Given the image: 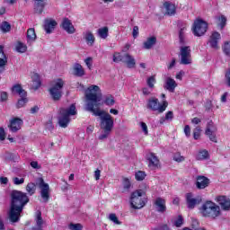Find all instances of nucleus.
I'll return each instance as SVG.
<instances>
[{
    "mask_svg": "<svg viewBox=\"0 0 230 230\" xmlns=\"http://www.w3.org/2000/svg\"><path fill=\"white\" fill-rule=\"evenodd\" d=\"M25 190L28 195H35V192L37 191V185L34 182H30L27 184Z\"/></svg>",
    "mask_w": 230,
    "mask_h": 230,
    "instance_id": "c85d7f7f",
    "label": "nucleus"
},
{
    "mask_svg": "<svg viewBox=\"0 0 230 230\" xmlns=\"http://www.w3.org/2000/svg\"><path fill=\"white\" fill-rule=\"evenodd\" d=\"M132 35H133L134 39H137V35H139V27H137V26L133 27Z\"/></svg>",
    "mask_w": 230,
    "mask_h": 230,
    "instance_id": "bf43d9fd",
    "label": "nucleus"
},
{
    "mask_svg": "<svg viewBox=\"0 0 230 230\" xmlns=\"http://www.w3.org/2000/svg\"><path fill=\"white\" fill-rule=\"evenodd\" d=\"M61 26L66 33L69 35H73L75 31H76V29H75V26H73V23L71 22V20L65 18L61 23Z\"/></svg>",
    "mask_w": 230,
    "mask_h": 230,
    "instance_id": "6ab92c4d",
    "label": "nucleus"
},
{
    "mask_svg": "<svg viewBox=\"0 0 230 230\" xmlns=\"http://www.w3.org/2000/svg\"><path fill=\"white\" fill-rule=\"evenodd\" d=\"M146 84H147L148 87H150V89H154L155 84V76L151 75V76L147 79Z\"/></svg>",
    "mask_w": 230,
    "mask_h": 230,
    "instance_id": "a18cd8bd",
    "label": "nucleus"
},
{
    "mask_svg": "<svg viewBox=\"0 0 230 230\" xmlns=\"http://www.w3.org/2000/svg\"><path fill=\"white\" fill-rule=\"evenodd\" d=\"M71 116H76V106L71 104L67 108H60L58 115V123L61 128H67L71 123Z\"/></svg>",
    "mask_w": 230,
    "mask_h": 230,
    "instance_id": "7ed1b4c3",
    "label": "nucleus"
},
{
    "mask_svg": "<svg viewBox=\"0 0 230 230\" xmlns=\"http://www.w3.org/2000/svg\"><path fill=\"white\" fill-rule=\"evenodd\" d=\"M0 100H1V102H6L8 100V93L2 92L0 93Z\"/></svg>",
    "mask_w": 230,
    "mask_h": 230,
    "instance_id": "13d9d810",
    "label": "nucleus"
},
{
    "mask_svg": "<svg viewBox=\"0 0 230 230\" xmlns=\"http://www.w3.org/2000/svg\"><path fill=\"white\" fill-rule=\"evenodd\" d=\"M27 49L28 47L22 42H18V44L16 45V51L18 53H26Z\"/></svg>",
    "mask_w": 230,
    "mask_h": 230,
    "instance_id": "c9c22d12",
    "label": "nucleus"
},
{
    "mask_svg": "<svg viewBox=\"0 0 230 230\" xmlns=\"http://www.w3.org/2000/svg\"><path fill=\"white\" fill-rule=\"evenodd\" d=\"M97 35L101 39H106L107 37H109V27H102L98 29Z\"/></svg>",
    "mask_w": 230,
    "mask_h": 230,
    "instance_id": "7c9ffc66",
    "label": "nucleus"
},
{
    "mask_svg": "<svg viewBox=\"0 0 230 230\" xmlns=\"http://www.w3.org/2000/svg\"><path fill=\"white\" fill-rule=\"evenodd\" d=\"M0 28H1L2 31L6 32V31H9L11 30L12 25H10L8 23V22H2Z\"/></svg>",
    "mask_w": 230,
    "mask_h": 230,
    "instance_id": "c03bdc74",
    "label": "nucleus"
},
{
    "mask_svg": "<svg viewBox=\"0 0 230 230\" xmlns=\"http://www.w3.org/2000/svg\"><path fill=\"white\" fill-rule=\"evenodd\" d=\"M100 176H101V171L99 169H97L94 172V177H95V181H100Z\"/></svg>",
    "mask_w": 230,
    "mask_h": 230,
    "instance_id": "774afa93",
    "label": "nucleus"
},
{
    "mask_svg": "<svg viewBox=\"0 0 230 230\" xmlns=\"http://www.w3.org/2000/svg\"><path fill=\"white\" fill-rule=\"evenodd\" d=\"M182 224H184V219L182 216H179L177 220L174 222L175 227H181Z\"/></svg>",
    "mask_w": 230,
    "mask_h": 230,
    "instance_id": "603ef678",
    "label": "nucleus"
},
{
    "mask_svg": "<svg viewBox=\"0 0 230 230\" xmlns=\"http://www.w3.org/2000/svg\"><path fill=\"white\" fill-rule=\"evenodd\" d=\"M180 64L188 66L191 64V49L190 46L181 47L180 49Z\"/></svg>",
    "mask_w": 230,
    "mask_h": 230,
    "instance_id": "1a4fd4ad",
    "label": "nucleus"
},
{
    "mask_svg": "<svg viewBox=\"0 0 230 230\" xmlns=\"http://www.w3.org/2000/svg\"><path fill=\"white\" fill-rule=\"evenodd\" d=\"M39 106H34L32 108H31V114H37V112H39Z\"/></svg>",
    "mask_w": 230,
    "mask_h": 230,
    "instance_id": "338daca9",
    "label": "nucleus"
},
{
    "mask_svg": "<svg viewBox=\"0 0 230 230\" xmlns=\"http://www.w3.org/2000/svg\"><path fill=\"white\" fill-rule=\"evenodd\" d=\"M56 26L57 22L55 20H45L44 22V30L46 33H52Z\"/></svg>",
    "mask_w": 230,
    "mask_h": 230,
    "instance_id": "b1692460",
    "label": "nucleus"
},
{
    "mask_svg": "<svg viewBox=\"0 0 230 230\" xmlns=\"http://www.w3.org/2000/svg\"><path fill=\"white\" fill-rule=\"evenodd\" d=\"M105 105H108V107H112L114 103H116V101L114 100V97L112 95L106 96L104 100Z\"/></svg>",
    "mask_w": 230,
    "mask_h": 230,
    "instance_id": "ea45409f",
    "label": "nucleus"
},
{
    "mask_svg": "<svg viewBox=\"0 0 230 230\" xmlns=\"http://www.w3.org/2000/svg\"><path fill=\"white\" fill-rule=\"evenodd\" d=\"M184 30H186L185 27L181 28L179 31L180 44H184Z\"/></svg>",
    "mask_w": 230,
    "mask_h": 230,
    "instance_id": "864d4df0",
    "label": "nucleus"
},
{
    "mask_svg": "<svg viewBox=\"0 0 230 230\" xmlns=\"http://www.w3.org/2000/svg\"><path fill=\"white\" fill-rule=\"evenodd\" d=\"M147 161L149 162L148 166L152 170H156L159 168V158L154 153H149L146 156Z\"/></svg>",
    "mask_w": 230,
    "mask_h": 230,
    "instance_id": "dca6fc26",
    "label": "nucleus"
},
{
    "mask_svg": "<svg viewBox=\"0 0 230 230\" xmlns=\"http://www.w3.org/2000/svg\"><path fill=\"white\" fill-rule=\"evenodd\" d=\"M154 205L155 206L156 211L158 213H165L166 211V199L158 197L155 199Z\"/></svg>",
    "mask_w": 230,
    "mask_h": 230,
    "instance_id": "2eb2a0df",
    "label": "nucleus"
},
{
    "mask_svg": "<svg viewBox=\"0 0 230 230\" xmlns=\"http://www.w3.org/2000/svg\"><path fill=\"white\" fill-rule=\"evenodd\" d=\"M22 125V119H21L19 118H14V119H11L10 125L8 127H9L11 132H17V131L21 130Z\"/></svg>",
    "mask_w": 230,
    "mask_h": 230,
    "instance_id": "aec40b11",
    "label": "nucleus"
},
{
    "mask_svg": "<svg viewBox=\"0 0 230 230\" xmlns=\"http://www.w3.org/2000/svg\"><path fill=\"white\" fill-rule=\"evenodd\" d=\"M44 6H46L44 2H38L34 7L35 13H42L44 12Z\"/></svg>",
    "mask_w": 230,
    "mask_h": 230,
    "instance_id": "72a5a7b5",
    "label": "nucleus"
},
{
    "mask_svg": "<svg viewBox=\"0 0 230 230\" xmlns=\"http://www.w3.org/2000/svg\"><path fill=\"white\" fill-rule=\"evenodd\" d=\"M36 224L38 227H42V224H44V220H42V213L40 212L37 213Z\"/></svg>",
    "mask_w": 230,
    "mask_h": 230,
    "instance_id": "37998d69",
    "label": "nucleus"
},
{
    "mask_svg": "<svg viewBox=\"0 0 230 230\" xmlns=\"http://www.w3.org/2000/svg\"><path fill=\"white\" fill-rule=\"evenodd\" d=\"M196 186L198 190H204L209 186V179L206 176H198Z\"/></svg>",
    "mask_w": 230,
    "mask_h": 230,
    "instance_id": "412c9836",
    "label": "nucleus"
},
{
    "mask_svg": "<svg viewBox=\"0 0 230 230\" xmlns=\"http://www.w3.org/2000/svg\"><path fill=\"white\" fill-rule=\"evenodd\" d=\"M184 133L187 137H190V136H191V128H190V126L188 125L185 126Z\"/></svg>",
    "mask_w": 230,
    "mask_h": 230,
    "instance_id": "680f3d73",
    "label": "nucleus"
},
{
    "mask_svg": "<svg viewBox=\"0 0 230 230\" xmlns=\"http://www.w3.org/2000/svg\"><path fill=\"white\" fill-rule=\"evenodd\" d=\"M215 132H217V128L213 126V121H209L208 123L205 134L206 136H208L210 141L213 143H217V135H215Z\"/></svg>",
    "mask_w": 230,
    "mask_h": 230,
    "instance_id": "f8f14e48",
    "label": "nucleus"
},
{
    "mask_svg": "<svg viewBox=\"0 0 230 230\" xmlns=\"http://www.w3.org/2000/svg\"><path fill=\"white\" fill-rule=\"evenodd\" d=\"M8 64V58L6 54H4V47L0 45V75L1 73H4V69H6V65Z\"/></svg>",
    "mask_w": 230,
    "mask_h": 230,
    "instance_id": "ddd939ff",
    "label": "nucleus"
},
{
    "mask_svg": "<svg viewBox=\"0 0 230 230\" xmlns=\"http://www.w3.org/2000/svg\"><path fill=\"white\" fill-rule=\"evenodd\" d=\"M84 40L89 46H93V44H94V35L89 31L84 33Z\"/></svg>",
    "mask_w": 230,
    "mask_h": 230,
    "instance_id": "cd10ccee",
    "label": "nucleus"
},
{
    "mask_svg": "<svg viewBox=\"0 0 230 230\" xmlns=\"http://www.w3.org/2000/svg\"><path fill=\"white\" fill-rule=\"evenodd\" d=\"M200 132H202V129H200V127H197L196 128H194L193 130V137L194 139H199V137H200Z\"/></svg>",
    "mask_w": 230,
    "mask_h": 230,
    "instance_id": "8fccbe9b",
    "label": "nucleus"
},
{
    "mask_svg": "<svg viewBox=\"0 0 230 230\" xmlns=\"http://www.w3.org/2000/svg\"><path fill=\"white\" fill-rule=\"evenodd\" d=\"M124 57H125V54L115 52L113 54V62H116V63L122 62L123 63Z\"/></svg>",
    "mask_w": 230,
    "mask_h": 230,
    "instance_id": "e433bc0d",
    "label": "nucleus"
},
{
    "mask_svg": "<svg viewBox=\"0 0 230 230\" xmlns=\"http://www.w3.org/2000/svg\"><path fill=\"white\" fill-rule=\"evenodd\" d=\"M20 98L21 99L18 100V102L16 103L17 109H22V107H24V105H26V103H28V98H26V96L20 97Z\"/></svg>",
    "mask_w": 230,
    "mask_h": 230,
    "instance_id": "4c0bfd02",
    "label": "nucleus"
},
{
    "mask_svg": "<svg viewBox=\"0 0 230 230\" xmlns=\"http://www.w3.org/2000/svg\"><path fill=\"white\" fill-rule=\"evenodd\" d=\"M146 177V174L143 171H138L137 172L135 173V178L137 181H143Z\"/></svg>",
    "mask_w": 230,
    "mask_h": 230,
    "instance_id": "49530a36",
    "label": "nucleus"
},
{
    "mask_svg": "<svg viewBox=\"0 0 230 230\" xmlns=\"http://www.w3.org/2000/svg\"><path fill=\"white\" fill-rule=\"evenodd\" d=\"M217 202L221 206L223 211H229L230 209V198L226 196H219L217 198Z\"/></svg>",
    "mask_w": 230,
    "mask_h": 230,
    "instance_id": "4468645a",
    "label": "nucleus"
},
{
    "mask_svg": "<svg viewBox=\"0 0 230 230\" xmlns=\"http://www.w3.org/2000/svg\"><path fill=\"white\" fill-rule=\"evenodd\" d=\"M13 93L19 94L20 97L28 96V93L22 89L21 84H14L12 88Z\"/></svg>",
    "mask_w": 230,
    "mask_h": 230,
    "instance_id": "bb28decb",
    "label": "nucleus"
},
{
    "mask_svg": "<svg viewBox=\"0 0 230 230\" xmlns=\"http://www.w3.org/2000/svg\"><path fill=\"white\" fill-rule=\"evenodd\" d=\"M32 82H33V88L35 90H37V89H39V87H40V76L39 75V74H33Z\"/></svg>",
    "mask_w": 230,
    "mask_h": 230,
    "instance_id": "473e14b6",
    "label": "nucleus"
},
{
    "mask_svg": "<svg viewBox=\"0 0 230 230\" xmlns=\"http://www.w3.org/2000/svg\"><path fill=\"white\" fill-rule=\"evenodd\" d=\"M37 40V33H35V29L30 28L27 30V43L33 44Z\"/></svg>",
    "mask_w": 230,
    "mask_h": 230,
    "instance_id": "a878e982",
    "label": "nucleus"
},
{
    "mask_svg": "<svg viewBox=\"0 0 230 230\" xmlns=\"http://www.w3.org/2000/svg\"><path fill=\"white\" fill-rule=\"evenodd\" d=\"M216 19L219 22V26L221 30H224V28H226V24L227 23V18H226V16L224 15H221L216 17Z\"/></svg>",
    "mask_w": 230,
    "mask_h": 230,
    "instance_id": "f704fd0d",
    "label": "nucleus"
},
{
    "mask_svg": "<svg viewBox=\"0 0 230 230\" xmlns=\"http://www.w3.org/2000/svg\"><path fill=\"white\" fill-rule=\"evenodd\" d=\"M140 125H141V128H142L144 134L146 136H147L148 135V127L146 126V123L141 122Z\"/></svg>",
    "mask_w": 230,
    "mask_h": 230,
    "instance_id": "052dcab7",
    "label": "nucleus"
},
{
    "mask_svg": "<svg viewBox=\"0 0 230 230\" xmlns=\"http://www.w3.org/2000/svg\"><path fill=\"white\" fill-rule=\"evenodd\" d=\"M186 202L187 208L189 209H195V206H199L200 202H202V199L200 197H193V193H187L186 194Z\"/></svg>",
    "mask_w": 230,
    "mask_h": 230,
    "instance_id": "9b49d317",
    "label": "nucleus"
},
{
    "mask_svg": "<svg viewBox=\"0 0 230 230\" xmlns=\"http://www.w3.org/2000/svg\"><path fill=\"white\" fill-rule=\"evenodd\" d=\"M74 75L75 76H84V68L81 66L80 64H76L74 66Z\"/></svg>",
    "mask_w": 230,
    "mask_h": 230,
    "instance_id": "2f4dec72",
    "label": "nucleus"
},
{
    "mask_svg": "<svg viewBox=\"0 0 230 230\" xmlns=\"http://www.w3.org/2000/svg\"><path fill=\"white\" fill-rule=\"evenodd\" d=\"M165 119L172 121L173 119V111H168L165 114Z\"/></svg>",
    "mask_w": 230,
    "mask_h": 230,
    "instance_id": "0e129e2a",
    "label": "nucleus"
},
{
    "mask_svg": "<svg viewBox=\"0 0 230 230\" xmlns=\"http://www.w3.org/2000/svg\"><path fill=\"white\" fill-rule=\"evenodd\" d=\"M164 6L165 8V15H169L170 17H172V15H175L177 12V8L175 7V4L170 2H165L164 4Z\"/></svg>",
    "mask_w": 230,
    "mask_h": 230,
    "instance_id": "4be33fe9",
    "label": "nucleus"
},
{
    "mask_svg": "<svg viewBox=\"0 0 230 230\" xmlns=\"http://www.w3.org/2000/svg\"><path fill=\"white\" fill-rule=\"evenodd\" d=\"M208 31V22L203 20L198 19L194 22L192 26V32L195 37H202Z\"/></svg>",
    "mask_w": 230,
    "mask_h": 230,
    "instance_id": "6e6552de",
    "label": "nucleus"
},
{
    "mask_svg": "<svg viewBox=\"0 0 230 230\" xmlns=\"http://www.w3.org/2000/svg\"><path fill=\"white\" fill-rule=\"evenodd\" d=\"M109 220H111V222H113L117 226H121V221L118 219V216H116V214H110Z\"/></svg>",
    "mask_w": 230,
    "mask_h": 230,
    "instance_id": "79ce46f5",
    "label": "nucleus"
},
{
    "mask_svg": "<svg viewBox=\"0 0 230 230\" xmlns=\"http://www.w3.org/2000/svg\"><path fill=\"white\" fill-rule=\"evenodd\" d=\"M122 184H123V193L127 191H130V187L132 185L130 184V181L128 180V178H124Z\"/></svg>",
    "mask_w": 230,
    "mask_h": 230,
    "instance_id": "58836bf2",
    "label": "nucleus"
},
{
    "mask_svg": "<svg viewBox=\"0 0 230 230\" xmlns=\"http://www.w3.org/2000/svg\"><path fill=\"white\" fill-rule=\"evenodd\" d=\"M221 36L218 32L215 31L211 34L210 39L208 40V44L212 49H219L218 40H220Z\"/></svg>",
    "mask_w": 230,
    "mask_h": 230,
    "instance_id": "a211bd4d",
    "label": "nucleus"
},
{
    "mask_svg": "<svg viewBox=\"0 0 230 230\" xmlns=\"http://www.w3.org/2000/svg\"><path fill=\"white\" fill-rule=\"evenodd\" d=\"M68 229H70V230H82V229H84V226H82L81 224H73V223H71L68 226Z\"/></svg>",
    "mask_w": 230,
    "mask_h": 230,
    "instance_id": "09e8293b",
    "label": "nucleus"
},
{
    "mask_svg": "<svg viewBox=\"0 0 230 230\" xmlns=\"http://www.w3.org/2000/svg\"><path fill=\"white\" fill-rule=\"evenodd\" d=\"M143 195H145L143 190H137L131 194L130 205L133 209H141L142 208H145V200L141 198Z\"/></svg>",
    "mask_w": 230,
    "mask_h": 230,
    "instance_id": "0eeeda50",
    "label": "nucleus"
},
{
    "mask_svg": "<svg viewBox=\"0 0 230 230\" xmlns=\"http://www.w3.org/2000/svg\"><path fill=\"white\" fill-rule=\"evenodd\" d=\"M154 230H170V227L168 226V225H162L157 228H155Z\"/></svg>",
    "mask_w": 230,
    "mask_h": 230,
    "instance_id": "69168bd1",
    "label": "nucleus"
},
{
    "mask_svg": "<svg viewBox=\"0 0 230 230\" xmlns=\"http://www.w3.org/2000/svg\"><path fill=\"white\" fill-rule=\"evenodd\" d=\"M11 209L9 212V220L12 222H19L21 213L28 202L30 198L28 195L21 190H13L11 193Z\"/></svg>",
    "mask_w": 230,
    "mask_h": 230,
    "instance_id": "f03ea898",
    "label": "nucleus"
},
{
    "mask_svg": "<svg viewBox=\"0 0 230 230\" xmlns=\"http://www.w3.org/2000/svg\"><path fill=\"white\" fill-rule=\"evenodd\" d=\"M102 90L98 85H91L85 91L86 104L84 110L87 112H92L93 116H99L101 119V128L103 130L102 134L99 136V139L103 141L111 136L112 128H114V119L107 111L100 109L102 106Z\"/></svg>",
    "mask_w": 230,
    "mask_h": 230,
    "instance_id": "f257e3e1",
    "label": "nucleus"
},
{
    "mask_svg": "<svg viewBox=\"0 0 230 230\" xmlns=\"http://www.w3.org/2000/svg\"><path fill=\"white\" fill-rule=\"evenodd\" d=\"M122 64H125L128 69H134L136 67V58L129 53H124Z\"/></svg>",
    "mask_w": 230,
    "mask_h": 230,
    "instance_id": "f3484780",
    "label": "nucleus"
},
{
    "mask_svg": "<svg viewBox=\"0 0 230 230\" xmlns=\"http://www.w3.org/2000/svg\"><path fill=\"white\" fill-rule=\"evenodd\" d=\"M172 159L176 163H182L184 161V156L181 155V153H176L173 155Z\"/></svg>",
    "mask_w": 230,
    "mask_h": 230,
    "instance_id": "de8ad7c7",
    "label": "nucleus"
},
{
    "mask_svg": "<svg viewBox=\"0 0 230 230\" xmlns=\"http://www.w3.org/2000/svg\"><path fill=\"white\" fill-rule=\"evenodd\" d=\"M167 107L168 102L165 100H164L162 103L159 102V99L155 97H151L147 100L146 108L154 112H158V114H163Z\"/></svg>",
    "mask_w": 230,
    "mask_h": 230,
    "instance_id": "423d86ee",
    "label": "nucleus"
},
{
    "mask_svg": "<svg viewBox=\"0 0 230 230\" xmlns=\"http://www.w3.org/2000/svg\"><path fill=\"white\" fill-rule=\"evenodd\" d=\"M64 84L65 82L62 78H58L51 82L49 93L54 102H59L62 98Z\"/></svg>",
    "mask_w": 230,
    "mask_h": 230,
    "instance_id": "39448f33",
    "label": "nucleus"
},
{
    "mask_svg": "<svg viewBox=\"0 0 230 230\" xmlns=\"http://www.w3.org/2000/svg\"><path fill=\"white\" fill-rule=\"evenodd\" d=\"M6 139V133L4 132V128H0V141H4Z\"/></svg>",
    "mask_w": 230,
    "mask_h": 230,
    "instance_id": "4d7b16f0",
    "label": "nucleus"
},
{
    "mask_svg": "<svg viewBox=\"0 0 230 230\" xmlns=\"http://www.w3.org/2000/svg\"><path fill=\"white\" fill-rule=\"evenodd\" d=\"M39 188L43 202L46 204L49 201V184L44 182V179H39Z\"/></svg>",
    "mask_w": 230,
    "mask_h": 230,
    "instance_id": "9d476101",
    "label": "nucleus"
},
{
    "mask_svg": "<svg viewBox=\"0 0 230 230\" xmlns=\"http://www.w3.org/2000/svg\"><path fill=\"white\" fill-rule=\"evenodd\" d=\"M222 49L226 57H230V41H225Z\"/></svg>",
    "mask_w": 230,
    "mask_h": 230,
    "instance_id": "a19ab883",
    "label": "nucleus"
},
{
    "mask_svg": "<svg viewBox=\"0 0 230 230\" xmlns=\"http://www.w3.org/2000/svg\"><path fill=\"white\" fill-rule=\"evenodd\" d=\"M225 79L226 82V85L230 87V67L225 73Z\"/></svg>",
    "mask_w": 230,
    "mask_h": 230,
    "instance_id": "6e6d98bb",
    "label": "nucleus"
},
{
    "mask_svg": "<svg viewBox=\"0 0 230 230\" xmlns=\"http://www.w3.org/2000/svg\"><path fill=\"white\" fill-rule=\"evenodd\" d=\"M209 157V153L208 152V150L204 149V150H200L199 151L196 159L198 161H204L206 159H208Z\"/></svg>",
    "mask_w": 230,
    "mask_h": 230,
    "instance_id": "c756f323",
    "label": "nucleus"
},
{
    "mask_svg": "<svg viewBox=\"0 0 230 230\" xmlns=\"http://www.w3.org/2000/svg\"><path fill=\"white\" fill-rule=\"evenodd\" d=\"M200 213L203 217L217 218L220 217V207L213 201H207L201 206Z\"/></svg>",
    "mask_w": 230,
    "mask_h": 230,
    "instance_id": "20e7f679",
    "label": "nucleus"
},
{
    "mask_svg": "<svg viewBox=\"0 0 230 230\" xmlns=\"http://www.w3.org/2000/svg\"><path fill=\"white\" fill-rule=\"evenodd\" d=\"M17 159V156L12 153H7L5 155V161H13L15 162V160Z\"/></svg>",
    "mask_w": 230,
    "mask_h": 230,
    "instance_id": "5fc2aeb1",
    "label": "nucleus"
},
{
    "mask_svg": "<svg viewBox=\"0 0 230 230\" xmlns=\"http://www.w3.org/2000/svg\"><path fill=\"white\" fill-rule=\"evenodd\" d=\"M164 87L167 91H170V93H174L175 87H177V83L172 77H167Z\"/></svg>",
    "mask_w": 230,
    "mask_h": 230,
    "instance_id": "5701e85b",
    "label": "nucleus"
},
{
    "mask_svg": "<svg viewBox=\"0 0 230 230\" xmlns=\"http://www.w3.org/2000/svg\"><path fill=\"white\" fill-rule=\"evenodd\" d=\"M13 181L16 186H21V184H24V178L14 177Z\"/></svg>",
    "mask_w": 230,
    "mask_h": 230,
    "instance_id": "3c124183",
    "label": "nucleus"
},
{
    "mask_svg": "<svg viewBox=\"0 0 230 230\" xmlns=\"http://www.w3.org/2000/svg\"><path fill=\"white\" fill-rule=\"evenodd\" d=\"M156 42H157V38H155V36L149 37L144 42L143 48H144V49H152V48H154V46H155Z\"/></svg>",
    "mask_w": 230,
    "mask_h": 230,
    "instance_id": "393cba45",
    "label": "nucleus"
},
{
    "mask_svg": "<svg viewBox=\"0 0 230 230\" xmlns=\"http://www.w3.org/2000/svg\"><path fill=\"white\" fill-rule=\"evenodd\" d=\"M84 63L85 65L87 66V67L89 69H91V67L93 66V58H87L85 60H84Z\"/></svg>",
    "mask_w": 230,
    "mask_h": 230,
    "instance_id": "e2e57ef3",
    "label": "nucleus"
}]
</instances>
